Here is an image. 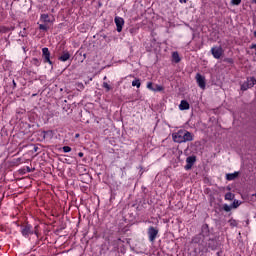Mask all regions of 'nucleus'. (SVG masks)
I'll return each instance as SVG.
<instances>
[{
  "label": "nucleus",
  "mask_w": 256,
  "mask_h": 256,
  "mask_svg": "<svg viewBox=\"0 0 256 256\" xmlns=\"http://www.w3.org/2000/svg\"><path fill=\"white\" fill-rule=\"evenodd\" d=\"M233 5H241V0H231Z\"/></svg>",
  "instance_id": "nucleus-24"
},
{
  "label": "nucleus",
  "mask_w": 256,
  "mask_h": 256,
  "mask_svg": "<svg viewBox=\"0 0 256 256\" xmlns=\"http://www.w3.org/2000/svg\"><path fill=\"white\" fill-rule=\"evenodd\" d=\"M70 57H71V54H69L68 52H65V53H63V54L60 56L59 59H60V61L65 62V61H69Z\"/></svg>",
  "instance_id": "nucleus-13"
},
{
  "label": "nucleus",
  "mask_w": 256,
  "mask_h": 256,
  "mask_svg": "<svg viewBox=\"0 0 256 256\" xmlns=\"http://www.w3.org/2000/svg\"><path fill=\"white\" fill-rule=\"evenodd\" d=\"M76 137H79V134H76Z\"/></svg>",
  "instance_id": "nucleus-29"
},
{
  "label": "nucleus",
  "mask_w": 256,
  "mask_h": 256,
  "mask_svg": "<svg viewBox=\"0 0 256 256\" xmlns=\"http://www.w3.org/2000/svg\"><path fill=\"white\" fill-rule=\"evenodd\" d=\"M43 57L45 59V63L52 64L51 62V53L49 52V48H43L42 49Z\"/></svg>",
  "instance_id": "nucleus-8"
},
{
  "label": "nucleus",
  "mask_w": 256,
  "mask_h": 256,
  "mask_svg": "<svg viewBox=\"0 0 256 256\" xmlns=\"http://www.w3.org/2000/svg\"><path fill=\"white\" fill-rule=\"evenodd\" d=\"M196 83H198V87H200V89H205L207 85V83L205 82V76L201 75L200 73H197Z\"/></svg>",
  "instance_id": "nucleus-6"
},
{
  "label": "nucleus",
  "mask_w": 256,
  "mask_h": 256,
  "mask_svg": "<svg viewBox=\"0 0 256 256\" xmlns=\"http://www.w3.org/2000/svg\"><path fill=\"white\" fill-rule=\"evenodd\" d=\"M195 161H197L195 156H190L186 159V163H187L185 166L186 171H189V169H191V167H193V165L195 164Z\"/></svg>",
  "instance_id": "nucleus-9"
},
{
  "label": "nucleus",
  "mask_w": 256,
  "mask_h": 256,
  "mask_svg": "<svg viewBox=\"0 0 256 256\" xmlns=\"http://www.w3.org/2000/svg\"><path fill=\"white\" fill-rule=\"evenodd\" d=\"M225 199H226V201H233V199H235V194L228 192L225 195Z\"/></svg>",
  "instance_id": "nucleus-14"
},
{
  "label": "nucleus",
  "mask_w": 256,
  "mask_h": 256,
  "mask_svg": "<svg viewBox=\"0 0 256 256\" xmlns=\"http://www.w3.org/2000/svg\"><path fill=\"white\" fill-rule=\"evenodd\" d=\"M114 23L117 27L118 33H121V31H123V25H125V20L122 17L116 16L114 18Z\"/></svg>",
  "instance_id": "nucleus-5"
},
{
  "label": "nucleus",
  "mask_w": 256,
  "mask_h": 256,
  "mask_svg": "<svg viewBox=\"0 0 256 256\" xmlns=\"http://www.w3.org/2000/svg\"><path fill=\"white\" fill-rule=\"evenodd\" d=\"M152 91L154 92L163 91V86L155 84Z\"/></svg>",
  "instance_id": "nucleus-17"
},
{
  "label": "nucleus",
  "mask_w": 256,
  "mask_h": 256,
  "mask_svg": "<svg viewBox=\"0 0 256 256\" xmlns=\"http://www.w3.org/2000/svg\"><path fill=\"white\" fill-rule=\"evenodd\" d=\"M172 139L174 143H187V141H193V135L187 130H178L172 133Z\"/></svg>",
  "instance_id": "nucleus-1"
},
{
  "label": "nucleus",
  "mask_w": 256,
  "mask_h": 256,
  "mask_svg": "<svg viewBox=\"0 0 256 256\" xmlns=\"http://www.w3.org/2000/svg\"><path fill=\"white\" fill-rule=\"evenodd\" d=\"M158 233H159V231H157V229H155L154 227H150L148 229L149 241H151V243H153V241H155Z\"/></svg>",
  "instance_id": "nucleus-7"
},
{
  "label": "nucleus",
  "mask_w": 256,
  "mask_h": 256,
  "mask_svg": "<svg viewBox=\"0 0 256 256\" xmlns=\"http://www.w3.org/2000/svg\"><path fill=\"white\" fill-rule=\"evenodd\" d=\"M40 21L42 23H51V19H49V15L47 14H42L40 17Z\"/></svg>",
  "instance_id": "nucleus-12"
},
{
  "label": "nucleus",
  "mask_w": 256,
  "mask_h": 256,
  "mask_svg": "<svg viewBox=\"0 0 256 256\" xmlns=\"http://www.w3.org/2000/svg\"><path fill=\"white\" fill-rule=\"evenodd\" d=\"M211 53L214 59H221L223 56V48L221 46H214L211 48Z\"/></svg>",
  "instance_id": "nucleus-2"
},
{
  "label": "nucleus",
  "mask_w": 256,
  "mask_h": 256,
  "mask_svg": "<svg viewBox=\"0 0 256 256\" xmlns=\"http://www.w3.org/2000/svg\"><path fill=\"white\" fill-rule=\"evenodd\" d=\"M256 84L255 78H248L246 82L241 85L242 91H247V89H251Z\"/></svg>",
  "instance_id": "nucleus-3"
},
{
  "label": "nucleus",
  "mask_w": 256,
  "mask_h": 256,
  "mask_svg": "<svg viewBox=\"0 0 256 256\" xmlns=\"http://www.w3.org/2000/svg\"><path fill=\"white\" fill-rule=\"evenodd\" d=\"M39 29H41V31H47V29H49V27L47 26V24H40Z\"/></svg>",
  "instance_id": "nucleus-19"
},
{
  "label": "nucleus",
  "mask_w": 256,
  "mask_h": 256,
  "mask_svg": "<svg viewBox=\"0 0 256 256\" xmlns=\"http://www.w3.org/2000/svg\"><path fill=\"white\" fill-rule=\"evenodd\" d=\"M180 111H187L189 109V102L182 100L180 105H179Z\"/></svg>",
  "instance_id": "nucleus-10"
},
{
  "label": "nucleus",
  "mask_w": 256,
  "mask_h": 256,
  "mask_svg": "<svg viewBox=\"0 0 256 256\" xmlns=\"http://www.w3.org/2000/svg\"><path fill=\"white\" fill-rule=\"evenodd\" d=\"M254 35H255V37H256V32H254Z\"/></svg>",
  "instance_id": "nucleus-30"
},
{
  "label": "nucleus",
  "mask_w": 256,
  "mask_h": 256,
  "mask_svg": "<svg viewBox=\"0 0 256 256\" xmlns=\"http://www.w3.org/2000/svg\"><path fill=\"white\" fill-rule=\"evenodd\" d=\"M231 227H237V221L236 220H230L229 221Z\"/></svg>",
  "instance_id": "nucleus-23"
},
{
  "label": "nucleus",
  "mask_w": 256,
  "mask_h": 256,
  "mask_svg": "<svg viewBox=\"0 0 256 256\" xmlns=\"http://www.w3.org/2000/svg\"><path fill=\"white\" fill-rule=\"evenodd\" d=\"M252 2L256 4V0H252Z\"/></svg>",
  "instance_id": "nucleus-28"
},
{
  "label": "nucleus",
  "mask_w": 256,
  "mask_h": 256,
  "mask_svg": "<svg viewBox=\"0 0 256 256\" xmlns=\"http://www.w3.org/2000/svg\"><path fill=\"white\" fill-rule=\"evenodd\" d=\"M225 211H231V208L229 206H225Z\"/></svg>",
  "instance_id": "nucleus-25"
},
{
  "label": "nucleus",
  "mask_w": 256,
  "mask_h": 256,
  "mask_svg": "<svg viewBox=\"0 0 256 256\" xmlns=\"http://www.w3.org/2000/svg\"><path fill=\"white\" fill-rule=\"evenodd\" d=\"M172 59H173V61H175L176 63H179V61H181V58L179 57V53H178V52H173V54H172Z\"/></svg>",
  "instance_id": "nucleus-15"
},
{
  "label": "nucleus",
  "mask_w": 256,
  "mask_h": 256,
  "mask_svg": "<svg viewBox=\"0 0 256 256\" xmlns=\"http://www.w3.org/2000/svg\"><path fill=\"white\" fill-rule=\"evenodd\" d=\"M103 87L106 89V91H111V86L107 82L103 83Z\"/></svg>",
  "instance_id": "nucleus-20"
},
{
  "label": "nucleus",
  "mask_w": 256,
  "mask_h": 256,
  "mask_svg": "<svg viewBox=\"0 0 256 256\" xmlns=\"http://www.w3.org/2000/svg\"><path fill=\"white\" fill-rule=\"evenodd\" d=\"M154 87H155V85H153L152 82L147 83V89H149L150 91H153Z\"/></svg>",
  "instance_id": "nucleus-21"
},
{
  "label": "nucleus",
  "mask_w": 256,
  "mask_h": 256,
  "mask_svg": "<svg viewBox=\"0 0 256 256\" xmlns=\"http://www.w3.org/2000/svg\"><path fill=\"white\" fill-rule=\"evenodd\" d=\"M63 151H64V153H71V147H69V146H64V147H63Z\"/></svg>",
  "instance_id": "nucleus-22"
},
{
  "label": "nucleus",
  "mask_w": 256,
  "mask_h": 256,
  "mask_svg": "<svg viewBox=\"0 0 256 256\" xmlns=\"http://www.w3.org/2000/svg\"><path fill=\"white\" fill-rule=\"evenodd\" d=\"M237 177H239V172L226 174L227 181H233L234 179H237Z\"/></svg>",
  "instance_id": "nucleus-11"
},
{
  "label": "nucleus",
  "mask_w": 256,
  "mask_h": 256,
  "mask_svg": "<svg viewBox=\"0 0 256 256\" xmlns=\"http://www.w3.org/2000/svg\"><path fill=\"white\" fill-rule=\"evenodd\" d=\"M21 233H22L23 237H29V235H33V233H35L37 235V231L34 232L31 225H29V224L22 227Z\"/></svg>",
  "instance_id": "nucleus-4"
},
{
  "label": "nucleus",
  "mask_w": 256,
  "mask_h": 256,
  "mask_svg": "<svg viewBox=\"0 0 256 256\" xmlns=\"http://www.w3.org/2000/svg\"><path fill=\"white\" fill-rule=\"evenodd\" d=\"M241 205V201L239 200H234L232 204V209H237Z\"/></svg>",
  "instance_id": "nucleus-18"
},
{
  "label": "nucleus",
  "mask_w": 256,
  "mask_h": 256,
  "mask_svg": "<svg viewBox=\"0 0 256 256\" xmlns=\"http://www.w3.org/2000/svg\"><path fill=\"white\" fill-rule=\"evenodd\" d=\"M180 3H187V0H179Z\"/></svg>",
  "instance_id": "nucleus-26"
},
{
  "label": "nucleus",
  "mask_w": 256,
  "mask_h": 256,
  "mask_svg": "<svg viewBox=\"0 0 256 256\" xmlns=\"http://www.w3.org/2000/svg\"><path fill=\"white\" fill-rule=\"evenodd\" d=\"M78 157H83V152H80V153L78 154Z\"/></svg>",
  "instance_id": "nucleus-27"
},
{
  "label": "nucleus",
  "mask_w": 256,
  "mask_h": 256,
  "mask_svg": "<svg viewBox=\"0 0 256 256\" xmlns=\"http://www.w3.org/2000/svg\"><path fill=\"white\" fill-rule=\"evenodd\" d=\"M132 87H137V89H139V87H141V81H139L138 79L133 80Z\"/></svg>",
  "instance_id": "nucleus-16"
}]
</instances>
